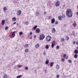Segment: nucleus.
<instances>
[{
    "label": "nucleus",
    "instance_id": "1",
    "mask_svg": "<svg viewBox=\"0 0 78 78\" xmlns=\"http://www.w3.org/2000/svg\"><path fill=\"white\" fill-rule=\"evenodd\" d=\"M66 14L70 18L72 17L73 14L72 13V12L70 9H67L66 11Z\"/></svg>",
    "mask_w": 78,
    "mask_h": 78
},
{
    "label": "nucleus",
    "instance_id": "2",
    "mask_svg": "<svg viewBox=\"0 0 78 78\" xmlns=\"http://www.w3.org/2000/svg\"><path fill=\"white\" fill-rule=\"evenodd\" d=\"M65 17V15L63 14L62 16H58V18L59 20H62V19Z\"/></svg>",
    "mask_w": 78,
    "mask_h": 78
},
{
    "label": "nucleus",
    "instance_id": "3",
    "mask_svg": "<svg viewBox=\"0 0 78 78\" xmlns=\"http://www.w3.org/2000/svg\"><path fill=\"white\" fill-rule=\"evenodd\" d=\"M39 38L40 40H42L44 39V38H45V35L43 34H41Z\"/></svg>",
    "mask_w": 78,
    "mask_h": 78
},
{
    "label": "nucleus",
    "instance_id": "4",
    "mask_svg": "<svg viewBox=\"0 0 78 78\" xmlns=\"http://www.w3.org/2000/svg\"><path fill=\"white\" fill-rule=\"evenodd\" d=\"M51 39V37L50 36H48L46 38V40L47 41H50Z\"/></svg>",
    "mask_w": 78,
    "mask_h": 78
},
{
    "label": "nucleus",
    "instance_id": "5",
    "mask_svg": "<svg viewBox=\"0 0 78 78\" xmlns=\"http://www.w3.org/2000/svg\"><path fill=\"white\" fill-rule=\"evenodd\" d=\"M22 14V11L21 10H18L16 12V15L17 16H20Z\"/></svg>",
    "mask_w": 78,
    "mask_h": 78
},
{
    "label": "nucleus",
    "instance_id": "6",
    "mask_svg": "<svg viewBox=\"0 0 78 78\" xmlns=\"http://www.w3.org/2000/svg\"><path fill=\"white\" fill-rule=\"evenodd\" d=\"M60 5V3L59 2V1H57V2H56L55 5L56 6H59V5Z\"/></svg>",
    "mask_w": 78,
    "mask_h": 78
},
{
    "label": "nucleus",
    "instance_id": "7",
    "mask_svg": "<svg viewBox=\"0 0 78 78\" xmlns=\"http://www.w3.org/2000/svg\"><path fill=\"white\" fill-rule=\"evenodd\" d=\"M16 31H14L13 32H12V35L10 36V37H12V38L14 37L15 36V33H16Z\"/></svg>",
    "mask_w": 78,
    "mask_h": 78
},
{
    "label": "nucleus",
    "instance_id": "8",
    "mask_svg": "<svg viewBox=\"0 0 78 78\" xmlns=\"http://www.w3.org/2000/svg\"><path fill=\"white\" fill-rule=\"evenodd\" d=\"M51 32L52 33H54L56 32V29L55 28H52L51 29Z\"/></svg>",
    "mask_w": 78,
    "mask_h": 78
},
{
    "label": "nucleus",
    "instance_id": "9",
    "mask_svg": "<svg viewBox=\"0 0 78 78\" xmlns=\"http://www.w3.org/2000/svg\"><path fill=\"white\" fill-rule=\"evenodd\" d=\"M2 25H4L5 23V20H3L2 21Z\"/></svg>",
    "mask_w": 78,
    "mask_h": 78
},
{
    "label": "nucleus",
    "instance_id": "10",
    "mask_svg": "<svg viewBox=\"0 0 78 78\" xmlns=\"http://www.w3.org/2000/svg\"><path fill=\"white\" fill-rule=\"evenodd\" d=\"M36 31L37 33H40V29L39 28L37 29Z\"/></svg>",
    "mask_w": 78,
    "mask_h": 78
},
{
    "label": "nucleus",
    "instance_id": "11",
    "mask_svg": "<svg viewBox=\"0 0 78 78\" xmlns=\"http://www.w3.org/2000/svg\"><path fill=\"white\" fill-rule=\"evenodd\" d=\"M55 19L53 18L51 21V23L52 24L54 23L55 22Z\"/></svg>",
    "mask_w": 78,
    "mask_h": 78
},
{
    "label": "nucleus",
    "instance_id": "12",
    "mask_svg": "<svg viewBox=\"0 0 78 78\" xmlns=\"http://www.w3.org/2000/svg\"><path fill=\"white\" fill-rule=\"evenodd\" d=\"M4 12H6V11H7V8L6 7H4L3 8Z\"/></svg>",
    "mask_w": 78,
    "mask_h": 78
},
{
    "label": "nucleus",
    "instance_id": "13",
    "mask_svg": "<svg viewBox=\"0 0 78 78\" xmlns=\"http://www.w3.org/2000/svg\"><path fill=\"white\" fill-rule=\"evenodd\" d=\"M8 78L7 76V75L6 74H4V75L3 76V78Z\"/></svg>",
    "mask_w": 78,
    "mask_h": 78
},
{
    "label": "nucleus",
    "instance_id": "14",
    "mask_svg": "<svg viewBox=\"0 0 78 78\" xmlns=\"http://www.w3.org/2000/svg\"><path fill=\"white\" fill-rule=\"evenodd\" d=\"M35 15L36 16H38L39 15V12H36Z\"/></svg>",
    "mask_w": 78,
    "mask_h": 78
},
{
    "label": "nucleus",
    "instance_id": "15",
    "mask_svg": "<svg viewBox=\"0 0 78 78\" xmlns=\"http://www.w3.org/2000/svg\"><path fill=\"white\" fill-rule=\"evenodd\" d=\"M59 66L58 65H56V68L57 70L59 69Z\"/></svg>",
    "mask_w": 78,
    "mask_h": 78
},
{
    "label": "nucleus",
    "instance_id": "16",
    "mask_svg": "<svg viewBox=\"0 0 78 78\" xmlns=\"http://www.w3.org/2000/svg\"><path fill=\"white\" fill-rule=\"evenodd\" d=\"M55 45V43L54 42H53V43L51 45V47L52 48H53L54 47V46Z\"/></svg>",
    "mask_w": 78,
    "mask_h": 78
},
{
    "label": "nucleus",
    "instance_id": "17",
    "mask_svg": "<svg viewBox=\"0 0 78 78\" xmlns=\"http://www.w3.org/2000/svg\"><path fill=\"white\" fill-rule=\"evenodd\" d=\"M22 75H19L17 76L16 78H22Z\"/></svg>",
    "mask_w": 78,
    "mask_h": 78
},
{
    "label": "nucleus",
    "instance_id": "18",
    "mask_svg": "<svg viewBox=\"0 0 78 78\" xmlns=\"http://www.w3.org/2000/svg\"><path fill=\"white\" fill-rule=\"evenodd\" d=\"M45 48L46 49H48L49 48V46L48 45H47L45 46Z\"/></svg>",
    "mask_w": 78,
    "mask_h": 78
},
{
    "label": "nucleus",
    "instance_id": "19",
    "mask_svg": "<svg viewBox=\"0 0 78 78\" xmlns=\"http://www.w3.org/2000/svg\"><path fill=\"white\" fill-rule=\"evenodd\" d=\"M74 53L75 54H77L78 53V51L77 50H75L74 51Z\"/></svg>",
    "mask_w": 78,
    "mask_h": 78
},
{
    "label": "nucleus",
    "instance_id": "20",
    "mask_svg": "<svg viewBox=\"0 0 78 78\" xmlns=\"http://www.w3.org/2000/svg\"><path fill=\"white\" fill-rule=\"evenodd\" d=\"M50 64V67H52L53 64H54V62H51Z\"/></svg>",
    "mask_w": 78,
    "mask_h": 78
},
{
    "label": "nucleus",
    "instance_id": "21",
    "mask_svg": "<svg viewBox=\"0 0 78 78\" xmlns=\"http://www.w3.org/2000/svg\"><path fill=\"white\" fill-rule=\"evenodd\" d=\"M13 21H15L16 20V18L15 17H14L12 18Z\"/></svg>",
    "mask_w": 78,
    "mask_h": 78
},
{
    "label": "nucleus",
    "instance_id": "22",
    "mask_svg": "<svg viewBox=\"0 0 78 78\" xmlns=\"http://www.w3.org/2000/svg\"><path fill=\"white\" fill-rule=\"evenodd\" d=\"M40 46L39 44H36L35 46V47L36 48H37V47H39Z\"/></svg>",
    "mask_w": 78,
    "mask_h": 78
},
{
    "label": "nucleus",
    "instance_id": "23",
    "mask_svg": "<svg viewBox=\"0 0 78 78\" xmlns=\"http://www.w3.org/2000/svg\"><path fill=\"white\" fill-rule=\"evenodd\" d=\"M73 27H76V23H73Z\"/></svg>",
    "mask_w": 78,
    "mask_h": 78
},
{
    "label": "nucleus",
    "instance_id": "24",
    "mask_svg": "<svg viewBox=\"0 0 78 78\" xmlns=\"http://www.w3.org/2000/svg\"><path fill=\"white\" fill-rule=\"evenodd\" d=\"M37 25H36L35 26L33 27V29L34 30H36V28H37Z\"/></svg>",
    "mask_w": 78,
    "mask_h": 78
},
{
    "label": "nucleus",
    "instance_id": "25",
    "mask_svg": "<svg viewBox=\"0 0 78 78\" xmlns=\"http://www.w3.org/2000/svg\"><path fill=\"white\" fill-rule=\"evenodd\" d=\"M77 57H78V55L76 54H75L74 56V58H77Z\"/></svg>",
    "mask_w": 78,
    "mask_h": 78
},
{
    "label": "nucleus",
    "instance_id": "26",
    "mask_svg": "<svg viewBox=\"0 0 78 78\" xmlns=\"http://www.w3.org/2000/svg\"><path fill=\"white\" fill-rule=\"evenodd\" d=\"M29 23L28 21H26L25 22V24H26V25H28Z\"/></svg>",
    "mask_w": 78,
    "mask_h": 78
},
{
    "label": "nucleus",
    "instance_id": "27",
    "mask_svg": "<svg viewBox=\"0 0 78 78\" xmlns=\"http://www.w3.org/2000/svg\"><path fill=\"white\" fill-rule=\"evenodd\" d=\"M49 63V61L48 60H46L45 62V64H48Z\"/></svg>",
    "mask_w": 78,
    "mask_h": 78
},
{
    "label": "nucleus",
    "instance_id": "28",
    "mask_svg": "<svg viewBox=\"0 0 78 78\" xmlns=\"http://www.w3.org/2000/svg\"><path fill=\"white\" fill-rule=\"evenodd\" d=\"M26 48H28V44H25Z\"/></svg>",
    "mask_w": 78,
    "mask_h": 78
},
{
    "label": "nucleus",
    "instance_id": "29",
    "mask_svg": "<svg viewBox=\"0 0 78 78\" xmlns=\"http://www.w3.org/2000/svg\"><path fill=\"white\" fill-rule=\"evenodd\" d=\"M28 51V49H26L25 50V52H26V53H27Z\"/></svg>",
    "mask_w": 78,
    "mask_h": 78
},
{
    "label": "nucleus",
    "instance_id": "30",
    "mask_svg": "<svg viewBox=\"0 0 78 78\" xmlns=\"http://www.w3.org/2000/svg\"><path fill=\"white\" fill-rule=\"evenodd\" d=\"M61 61H62V62H64L65 61V59L64 58H62L61 59Z\"/></svg>",
    "mask_w": 78,
    "mask_h": 78
},
{
    "label": "nucleus",
    "instance_id": "31",
    "mask_svg": "<svg viewBox=\"0 0 78 78\" xmlns=\"http://www.w3.org/2000/svg\"><path fill=\"white\" fill-rule=\"evenodd\" d=\"M66 39L67 40V41H68V40H69V37L68 36H66Z\"/></svg>",
    "mask_w": 78,
    "mask_h": 78
},
{
    "label": "nucleus",
    "instance_id": "32",
    "mask_svg": "<svg viewBox=\"0 0 78 78\" xmlns=\"http://www.w3.org/2000/svg\"><path fill=\"white\" fill-rule=\"evenodd\" d=\"M61 41H62V42H64V39L63 38H62L61 40Z\"/></svg>",
    "mask_w": 78,
    "mask_h": 78
},
{
    "label": "nucleus",
    "instance_id": "33",
    "mask_svg": "<svg viewBox=\"0 0 78 78\" xmlns=\"http://www.w3.org/2000/svg\"><path fill=\"white\" fill-rule=\"evenodd\" d=\"M43 55H44V56H45V55L46 54L45 53L46 52L45 51H44L43 52Z\"/></svg>",
    "mask_w": 78,
    "mask_h": 78
},
{
    "label": "nucleus",
    "instance_id": "34",
    "mask_svg": "<svg viewBox=\"0 0 78 78\" xmlns=\"http://www.w3.org/2000/svg\"><path fill=\"white\" fill-rule=\"evenodd\" d=\"M68 62L69 63H72V61H71V60L69 59L68 60Z\"/></svg>",
    "mask_w": 78,
    "mask_h": 78
},
{
    "label": "nucleus",
    "instance_id": "35",
    "mask_svg": "<svg viewBox=\"0 0 78 78\" xmlns=\"http://www.w3.org/2000/svg\"><path fill=\"white\" fill-rule=\"evenodd\" d=\"M22 34H23V33L22 32H20L19 35H22Z\"/></svg>",
    "mask_w": 78,
    "mask_h": 78
},
{
    "label": "nucleus",
    "instance_id": "36",
    "mask_svg": "<svg viewBox=\"0 0 78 78\" xmlns=\"http://www.w3.org/2000/svg\"><path fill=\"white\" fill-rule=\"evenodd\" d=\"M8 27H5V30H8Z\"/></svg>",
    "mask_w": 78,
    "mask_h": 78
},
{
    "label": "nucleus",
    "instance_id": "37",
    "mask_svg": "<svg viewBox=\"0 0 78 78\" xmlns=\"http://www.w3.org/2000/svg\"><path fill=\"white\" fill-rule=\"evenodd\" d=\"M25 70H28V68L27 67H26L25 68Z\"/></svg>",
    "mask_w": 78,
    "mask_h": 78
},
{
    "label": "nucleus",
    "instance_id": "38",
    "mask_svg": "<svg viewBox=\"0 0 78 78\" xmlns=\"http://www.w3.org/2000/svg\"><path fill=\"white\" fill-rule=\"evenodd\" d=\"M57 49H59V47L58 46H57L56 47Z\"/></svg>",
    "mask_w": 78,
    "mask_h": 78
},
{
    "label": "nucleus",
    "instance_id": "39",
    "mask_svg": "<svg viewBox=\"0 0 78 78\" xmlns=\"http://www.w3.org/2000/svg\"><path fill=\"white\" fill-rule=\"evenodd\" d=\"M58 24V22L57 21H56L55 23V25H56V24Z\"/></svg>",
    "mask_w": 78,
    "mask_h": 78
},
{
    "label": "nucleus",
    "instance_id": "40",
    "mask_svg": "<svg viewBox=\"0 0 78 78\" xmlns=\"http://www.w3.org/2000/svg\"><path fill=\"white\" fill-rule=\"evenodd\" d=\"M21 67H22L21 65H20L18 66V68H19V69H20Z\"/></svg>",
    "mask_w": 78,
    "mask_h": 78
},
{
    "label": "nucleus",
    "instance_id": "41",
    "mask_svg": "<svg viewBox=\"0 0 78 78\" xmlns=\"http://www.w3.org/2000/svg\"><path fill=\"white\" fill-rule=\"evenodd\" d=\"M71 35H72L73 36H75V33H73L72 34H71Z\"/></svg>",
    "mask_w": 78,
    "mask_h": 78
},
{
    "label": "nucleus",
    "instance_id": "42",
    "mask_svg": "<svg viewBox=\"0 0 78 78\" xmlns=\"http://www.w3.org/2000/svg\"><path fill=\"white\" fill-rule=\"evenodd\" d=\"M49 19H51V17L50 16H49Z\"/></svg>",
    "mask_w": 78,
    "mask_h": 78
},
{
    "label": "nucleus",
    "instance_id": "43",
    "mask_svg": "<svg viewBox=\"0 0 78 78\" xmlns=\"http://www.w3.org/2000/svg\"><path fill=\"white\" fill-rule=\"evenodd\" d=\"M34 38H36V35H34Z\"/></svg>",
    "mask_w": 78,
    "mask_h": 78
},
{
    "label": "nucleus",
    "instance_id": "44",
    "mask_svg": "<svg viewBox=\"0 0 78 78\" xmlns=\"http://www.w3.org/2000/svg\"><path fill=\"white\" fill-rule=\"evenodd\" d=\"M66 56V54H64L63 55L64 58H65Z\"/></svg>",
    "mask_w": 78,
    "mask_h": 78
},
{
    "label": "nucleus",
    "instance_id": "45",
    "mask_svg": "<svg viewBox=\"0 0 78 78\" xmlns=\"http://www.w3.org/2000/svg\"><path fill=\"white\" fill-rule=\"evenodd\" d=\"M59 75H57V78H59Z\"/></svg>",
    "mask_w": 78,
    "mask_h": 78
},
{
    "label": "nucleus",
    "instance_id": "46",
    "mask_svg": "<svg viewBox=\"0 0 78 78\" xmlns=\"http://www.w3.org/2000/svg\"><path fill=\"white\" fill-rule=\"evenodd\" d=\"M15 24H16V22H15L13 23V25H15Z\"/></svg>",
    "mask_w": 78,
    "mask_h": 78
},
{
    "label": "nucleus",
    "instance_id": "47",
    "mask_svg": "<svg viewBox=\"0 0 78 78\" xmlns=\"http://www.w3.org/2000/svg\"><path fill=\"white\" fill-rule=\"evenodd\" d=\"M33 34V33H32V32H30V35H31V34Z\"/></svg>",
    "mask_w": 78,
    "mask_h": 78
},
{
    "label": "nucleus",
    "instance_id": "48",
    "mask_svg": "<svg viewBox=\"0 0 78 78\" xmlns=\"http://www.w3.org/2000/svg\"><path fill=\"white\" fill-rule=\"evenodd\" d=\"M73 44H75V41H74L73 42Z\"/></svg>",
    "mask_w": 78,
    "mask_h": 78
},
{
    "label": "nucleus",
    "instance_id": "49",
    "mask_svg": "<svg viewBox=\"0 0 78 78\" xmlns=\"http://www.w3.org/2000/svg\"><path fill=\"white\" fill-rule=\"evenodd\" d=\"M44 14H46V12H44Z\"/></svg>",
    "mask_w": 78,
    "mask_h": 78
},
{
    "label": "nucleus",
    "instance_id": "50",
    "mask_svg": "<svg viewBox=\"0 0 78 78\" xmlns=\"http://www.w3.org/2000/svg\"><path fill=\"white\" fill-rule=\"evenodd\" d=\"M45 72V73H46V72H47V70L45 69L44 70Z\"/></svg>",
    "mask_w": 78,
    "mask_h": 78
},
{
    "label": "nucleus",
    "instance_id": "51",
    "mask_svg": "<svg viewBox=\"0 0 78 78\" xmlns=\"http://www.w3.org/2000/svg\"><path fill=\"white\" fill-rule=\"evenodd\" d=\"M76 44L77 45H78V41L76 42Z\"/></svg>",
    "mask_w": 78,
    "mask_h": 78
},
{
    "label": "nucleus",
    "instance_id": "52",
    "mask_svg": "<svg viewBox=\"0 0 78 78\" xmlns=\"http://www.w3.org/2000/svg\"><path fill=\"white\" fill-rule=\"evenodd\" d=\"M30 39H32V37H30Z\"/></svg>",
    "mask_w": 78,
    "mask_h": 78
},
{
    "label": "nucleus",
    "instance_id": "53",
    "mask_svg": "<svg viewBox=\"0 0 78 78\" xmlns=\"http://www.w3.org/2000/svg\"><path fill=\"white\" fill-rule=\"evenodd\" d=\"M76 14L78 16V12L76 13Z\"/></svg>",
    "mask_w": 78,
    "mask_h": 78
},
{
    "label": "nucleus",
    "instance_id": "54",
    "mask_svg": "<svg viewBox=\"0 0 78 78\" xmlns=\"http://www.w3.org/2000/svg\"><path fill=\"white\" fill-rule=\"evenodd\" d=\"M66 59H67V58H66Z\"/></svg>",
    "mask_w": 78,
    "mask_h": 78
},
{
    "label": "nucleus",
    "instance_id": "55",
    "mask_svg": "<svg viewBox=\"0 0 78 78\" xmlns=\"http://www.w3.org/2000/svg\"><path fill=\"white\" fill-rule=\"evenodd\" d=\"M19 0H17V1H19Z\"/></svg>",
    "mask_w": 78,
    "mask_h": 78
},
{
    "label": "nucleus",
    "instance_id": "56",
    "mask_svg": "<svg viewBox=\"0 0 78 78\" xmlns=\"http://www.w3.org/2000/svg\"><path fill=\"white\" fill-rule=\"evenodd\" d=\"M77 8H78V7H77Z\"/></svg>",
    "mask_w": 78,
    "mask_h": 78
}]
</instances>
